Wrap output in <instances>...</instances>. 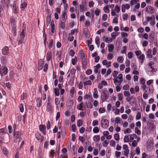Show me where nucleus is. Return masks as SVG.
I'll return each instance as SVG.
<instances>
[{"mask_svg":"<svg viewBox=\"0 0 158 158\" xmlns=\"http://www.w3.org/2000/svg\"><path fill=\"white\" fill-rule=\"evenodd\" d=\"M84 106V103L83 102H81L80 104L78 105L77 106V108L80 110H82V108Z\"/></svg>","mask_w":158,"mask_h":158,"instance_id":"nucleus-37","label":"nucleus"},{"mask_svg":"<svg viewBox=\"0 0 158 158\" xmlns=\"http://www.w3.org/2000/svg\"><path fill=\"white\" fill-rule=\"evenodd\" d=\"M123 140L125 143H127L129 141V136L125 135L124 137Z\"/></svg>","mask_w":158,"mask_h":158,"instance_id":"nucleus-57","label":"nucleus"},{"mask_svg":"<svg viewBox=\"0 0 158 158\" xmlns=\"http://www.w3.org/2000/svg\"><path fill=\"white\" fill-rule=\"evenodd\" d=\"M44 61L43 60L40 59L39 61V69H42L44 67Z\"/></svg>","mask_w":158,"mask_h":158,"instance_id":"nucleus-19","label":"nucleus"},{"mask_svg":"<svg viewBox=\"0 0 158 158\" xmlns=\"http://www.w3.org/2000/svg\"><path fill=\"white\" fill-rule=\"evenodd\" d=\"M75 88L74 87H72V89L70 91V95L71 97H73L74 96V91Z\"/></svg>","mask_w":158,"mask_h":158,"instance_id":"nucleus-56","label":"nucleus"},{"mask_svg":"<svg viewBox=\"0 0 158 158\" xmlns=\"http://www.w3.org/2000/svg\"><path fill=\"white\" fill-rule=\"evenodd\" d=\"M124 60V58L122 56H119L117 59V62L120 63H122L123 62Z\"/></svg>","mask_w":158,"mask_h":158,"instance_id":"nucleus-38","label":"nucleus"},{"mask_svg":"<svg viewBox=\"0 0 158 158\" xmlns=\"http://www.w3.org/2000/svg\"><path fill=\"white\" fill-rule=\"evenodd\" d=\"M10 21L11 23V26L15 25L16 22L15 20V17L13 16H11L10 19Z\"/></svg>","mask_w":158,"mask_h":158,"instance_id":"nucleus-20","label":"nucleus"},{"mask_svg":"<svg viewBox=\"0 0 158 158\" xmlns=\"http://www.w3.org/2000/svg\"><path fill=\"white\" fill-rule=\"evenodd\" d=\"M51 15H47L46 18V22L47 23H48V24H49L50 23L51 19Z\"/></svg>","mask_w":158,"mask_h":158,"instance_id":"nucleus-47","label":"nucleus"},{"mask_svg":"<svg viewBox=\"0 0 158 158\" xmlns=\"http://www.w3.org/2000/svg\"><path fill=\"white\" fill-rule=\"evenodd\" d=\"M91 81L90 80H89L86 81L84 83V85L85 86L87 85H91Z\"/></svg>","mask_w":158,"mask_h":158,"instance_id":"nucleus-61","label":"nucleus"},{"mask_svg":"<svg viewBox=\"0 0 158 158\" xmlns=\"http://www.w3.org/2000/svg\"><path fill=\"white\" fill-rule=\"evenodd\" d=\"M17 2V0H14L12 7V9L13 13L16 15H18L19 13V7L16 4Z\"/></svg>","mask_w":158,"mask_h":158,"instance_id":"nucleus-1","label":"nucleus"},{"mask_svg":"<svg viewBox=\"0 0 158 158\" xmlns=\"http://www.w3.org/2000/svg\"><path fill=\"white\" fill-rule=\"evenodd\" d=\"M127 47L126 46H123L122 47V50L121 51L122 54H124L126 53Z\"/></svg>","mask_w":158,"mask_h":158,"instance_id":"nucleus-52","label":"nucleus"},{"mask_svg":"<svg viewBox=\"0 0 158 158\" xmlns=\"http://www.w3.org/2000/svg\"><path fill=\"white\" fill-rule=\"evenodd\" d=\"M54 93L56 96H59L60 95L59 90L57 88H55L54 89Z\"/></svg>","mask_w":158,"mask_h":158,"instance_id":"nucleus-42","label":"nucleus"},{"mask_svg":"<svg viewBox=\"0 0 158 158\" xmlns=\"http://www.w3.org/2000/svg\"><path fill=\"white\" fill-rule=\"evenodd\" d=\"M109 142L106 140H104L102 143L103 146L104 147H106L108 144Z\"/></svg>","mask_w":158,"mask_h":158,"instance_id":"nucleus-62","label":"nucleus"},{"mask_svg":"<svg viewBox=\"0 0 158 158\" xmlns=\"http://www.w3.org/2000/svg\"><path fill=\"white\" fill-rule=\"evenodd\" d=\"M13 34L15 35H16V28L15 27V25L11 26Z\"/></svg>","mask_w":158,"mask_h":158,"instance_id":"nucleus-51","label":"nucleus"},{"mask_svg":"<svg viewBox=\"0 0 158 158\" xmlns=\"http://www.w3.org/2000/svg\"><path fill=\"white\" fill-rule=\"evenodd\" d=\"M94 72L96 74L98 73V69H99V64H98L96 66H94Z\"/></svg>","mask_w":158,"mask_h":158,"instance_id":"nucleus-44","label":"nucleus"},{"mask_svg":"<svg viewBox=\"0 0 158 158\" xmlns=\"http://www.w3.org/2000/svg\"><path fill=\"white\" fill-rule=\"evenodd\" d=\"M56 60L58 61H60L61 60V55L59 52H57L56 54Z\"/></svg>","mask_w":158,"mask_h":158,"instance_id":"nucleus-53","label":"nucleus"},{"mask_svg":"<svg viewBox=\"0 0 158 158\" xmlns=\"http://www.w3.org/2000/svg\"><path fill=\"white\" fill-rule=\"evenodd\" d=\"M50 98H48L47 103L46 106V110L48 112H52L53 110V107L49 101Z\"/></svg>","mask_w":158,"mask_h":158,"instance_id":"nucleus-6","label":"nucleus"},{"mask_svg":"<svg viewBox=\"0 0 158 158\" xmlns=\"http://www.w3.org/2000/svg\"><path fill=\"white\" fill-rule=\"evenodd\" d=\"M53 39H51L48 45V48L51 49H52L53 47Z\"/></svg>","mask_w":158,"mask_h":158,"instance_id":"nucleus-43","label":"nucleus"},{"mask_svg":"<svg viewBox=\"0 0 158 158\" xmlns=\"http://www.w3.org/2000/svg\"><path fill=\"white\" fill-rule=\"evenodd\" d=\"M109 6L108 5H106V6L104 7L103 8V10L106 13H109L110 10L108 8Z\"/></svg>","mask_w":158,"mask_h":158,"instance_id":"nucleus-41","label":"nucleus"},{"mask_svg":"<svg viewBox=\"0 0 158 158\" xmlns=\"http://www.w3.org/2000/svg\"><path fill=\"white\" fill-rule=\"evenodd\" d=\"M113 38L110 37H106V43H111L112 41Z\"/></svg>","mask_w":158,"mask_h":158,"instance_id":"nucleus-64","label":"nucleus"},{"mask_svg":"<svg viewBox=\"0 0 158 158\" xmlns=\"http://www.w3.org/2000/svg\"><path fill=\"white\" fill-rule=\"evenodd\" d=\"M129 141L131 142L134 139H136L137 138L136 135L134 134L130 135H129Z\"/></svg>","mask_w":158,"mask_h":158,"instance_id":"nucleus-26","label":"nucleus"},{"mask_svg":"<svg viewBox=\"0 0 158 158\" xmlns=\"http://www.w3.org/2000/svg\"><path fill=\"white\" fill-rule=\"evenodd\" d=\"M114 83L116 85V90L117 92H119L121 90V88L119 86L121 85V83L118 82V80H117V78H114L113 79Z\"/></svg>","mask_w":158,"mask_h":158,"instance_id":"nucleus-5","label":"nucleus"},{"mask_svg":"<svg viewBox=\"0 0 158 158\" xmlns=\"http://www.w3.org/2000/svg\"><path fill=\"white\" fill-rule=\"evenodd\" d=\"M94 141L96 142H98L99 141V135H96L93 137Z\"/></svg>","mask_w":158,"mask_h":158,"instance_id":"nucleus-58","label":"nucleus"},{"mask_svg":"<svg viewBox=\"0 0 158 158\" xmlns=\"http://www.w3.org/2000/svg\"><path fill=\"white\" fill-rule=\"evenodd\" d=\"M112 71L110 69H108L106 72V73L105 74L104 77H107L109 75H110Z\"/></svg>","mask_w":158,"mask_h":158,"instance_id":"nucleus-55","label":"nucleus"},{"mask_svg":"<svg viewBox=\"0 0 158 158\" xmlns=\"http://www.w3.org/2000/svg\"><path fill=\"white\" fill-rule=\"evenodd\" d=\"M1 61L2 64H6V57L3 56H2L1 58Z\"/></svg>","mask_w":158,"mask_h":158,"instance_id":"nucleus-40","label":"nucleus"},{"mask_svg":"<svg viewBox=\"0 0 158 158\" xmlns=\"http://www.w3.org/2000/svg\"><path fill=\"white\" fill-rule=\"evenodd\" d=\"M35 136L36 139L40 142H42L44 140V136L39 132L35 133Z\"/></svg>","mask_w":158,"mask_h":158,"instance_id":"nucleus-8","label":"nucleus"},{"mask_svg":"<svg viewBox=\"0 0 158 158\" xmlns=\"http://www.w3.org/2000/svg\"><path fill=\"white\" fill-rule=\"evenodd\" d=\"M51 32L52 33H54L56 30V27H55L54 22H52L51 24Z\"/></svg>","mask_w":158,"mask_h":158,"instance_id":"nucleus-22","label":"nucleus"},{"mask_svg":"<svg viewBox=\"0 0 158 158\" xmlns=\"http://www.w3.org/2000/svg\"><path fill=\"white\" fill-rule=\"evenodd\" d=\"M132 131L131 129L129 128H127L124 131V133L125 134H129L131 133Z\"/></svg>","mask_w":158,"mask_h":158,"instance_id":"nucleus-59","label":"nucleus"},{"mask_svg":"<svg viewBox=\"0 0 158 158\" xmlns=\"http://www.w3.org/2000/svg\"><path fill=\"white\" fill-rule=\"evenodd\" d=\"M156 23L155 20V17L154 16H153V19H152L150 21V24L152 26H154Z\"/></svg>","mask_w":158,"mask_h":158,"instance_id":"nucleus-49","label":"nucleus"},{"mask_svg":"<svg viewBox=\"0 0 158 158\" xmlns=\"http://www.w3.org/2000/svg\"><path fill=\"white\" fill-rule=\"evenodd\" d=\"M68 11H64L62 14L61 17L60 18V21H62L63 22L66 21V19L67 18V14Z\"/></svg>","mask_w":158,"mask_h":158,"instance_id":"nucleus-10","label":"nucleus"},{"mask_svg":"<svg viewBox=\"0 0 158 158\" xmlns=\"http://www.w3.org/2000/svg\"><path fill=\"white\" fill-rule=\"evenodd\" d=\"M9 48L7 46H5L2 50V54L4 55H7L9 53Z\"/></svg>","mask_w":158,"mask_h":158,"instance_id":"nucleus-12","label":"nucleus"},{"mask_svg":"<svg viewBox=\"0 0 158 158\" xmlns=\"http://www.w3.org/2000/svg\"><path fill=\"white\" fill-rule=\"evenodd\" d=\"M10 3V0H1V4L3 7H4L6 4L7 6Z\"/></svg>","mask_w":158,"mask_h":158,"instance_id":"nucleus-13","label":"nucleus"},{"mask_svg":"<svg viewBox=\"0 0 158 158\" xmlns=\"http://www.w3.org/2000/svg\"><path fill=\"white\" fill-rule=\"evenodd\" d=\"M141 117V113L139 112L137 113L136 116V120H139L140 118Z\"/></svg>","mask_w":158,"mask_h":158,"instance_id":"nucleus-60","label":"nucleus"},{"mask_svg":"<svg viewBox=\"0 0 158 158\" xmlns=\"http://www.w3.org/2000/svg\"><path fill=\"white\" fill-rule=\"evenodd\" d=\"M114 48V46L112 44H110L108 45V52H113Z\"/></svg>","mask_w":158,"mask_h":158,"instance_id":"nucleus-35","label":"nucleus"},{"mask_svg":"<svg viewBox=\"0 0 158 158\" xmlns=\"http://www.w3.org/2000/svg\"><path fill=\"white\" fill-rule=\"evenodd\" d=\"M36 106L37 107H40L42 105V98H38L36 100Z\"/></svg>","mask_w":158,"mask_h":158,"instance_id":"nucleus-15","label":"nucleus"},{"mask_svg":"<svg viewBox=\"0 0 158 158\" xmlns=\"http://www.w3.org/2000/svg\"><path fill=\"white\" fill-rule=\"evenodd\" d=\"M3 153L6 156L8 154V151L7 148L5 147H3L2 148Z\"/></svg>","mask_w":158,"mask_h":158,"instance_id":"nucleus-30","label":"nucleus"},{"mask_svg":"<svg viewBox=\"0 0 158 158\" xmlns=\"http://www.w3.org/2000/svg\"><path fill=\"white\" fill-rule=\"evenodd\" d=\"M152 51L151 49H148L146 52V55L148 58H151L152 57Z\"/></svg>","mask_w":158,"mask_h":158,"instance_id":"nucleus-24","label":"nucleus"},{"mask_svg":"<svg viewBox=\"0 0 158 158\" xmlns=\"http://www.w3.org/2000/svg\"><path fill=\"white\" fill-rule=\"evenodd\" d=\"M107 82L105 81H102L101 83V85H99V89H102L103 86H106L107 85Z\"/></svg>","mask_w":158,"mask_h":158,"instance_id":"nucleus-33","label":"nucleus"},{"mask_svg":"<svg viewBox=\"0 0 158 158\" xmlns=\"http://www.w3.org/2000/svg\"><path fill=\"white\" fill-rule=\"evenodd\" d=\"M120 29L121 31H128L129 30V28L127 27H124L123 24L122 23L120 25Z\"/></svg>","mask_w":158,"mask_h":158,"instance_id":"nucleus-17","label":"nucleus"},{"mask_svg":"<svg viewBox=\"0 0 158 158\" xmlns=\"http://www.w3.org/2000/svg\"><path fill=\"white\" fill-rule=\"evenodd\" d=\"M122 119L119 117H117L114 120V125L115 126H118V124H120L122 123Z\"/></svg>","mask_w":158,"mask_h":158,"instance_id":"nucleus-11","label":"nucleus"},{"mask_svg":"<svg viewBox=\"0 0 158 158\" xmlns=\"http://www.w3.org/2000/svg\"><path fill=\"white\" fill-rule=\"evenodd\" d=\"M115 11H116L117 13H119L120 11V6L118 5H116L114 7V9Z\"/></svg>","mask_w":158,"mask_h":158,"instance_id":"nucleus-45","label":"nucleus"},{"mask_svg":"<svg viewBox=\"0 0 158 158\" xmlns=\"http://www.w3.org/2000/svg\"><path fill=\"white\" fill-rule=\"evenodd\" d=\"M101 98L102 102H103L106 100V99L108 98V96L104 93H103L101 95Z\"/></svg>","mask_w":158,"mask_h":158,"instance_id":"nucleus-23","label":"nucleus"},{"mask_svg":"<svg viewBox=\"0 0 158 158\" xmlns=\"http://www.w3.org/2000/svg\"><path fill=\"white\" fill-rule=\"evenodd\" d=\"M141 89L143 90H145L146 89H147L148 90H149V92H150V89L149 87H146V86L144 85H142L141 87Z\"/></svg>","mask_w":158,"mask_h":158,"instance_id":"nucleus-36","label":"nucleus"},{"mask_svg":"<svg viewBox=\"0 0 158 158\" xmlns=\"http://www.w3.org/2000/svg\"><path fill=\"white\" fill-rule=\"evenodd\" d=\"M123 155L124 156L127 157L129 153V150L128 148V146L126 144H124L123 146Z\"/></svg>","mask_w":158,"mask_h":158,"instance_id":"nucleus-4","label":"nucleus"},{"mask_svg":"<svg viewBox=\"0 0 158 158\" xmlns=\"http://www.w3.org/2000/svg\"><path fill=\"white\" fill-rule=\"evenodd\" d=\"M52 54L51 52H48L46 54V60L49 61L50 60H52Z\"/></svg>","mask_w":158,"mask_h":158,"instance_id":"nucleus-16","label":"nucleus"},{"mask_svg":"<svg viewBox=\"0 0 158 158\" xmlns=\"http://www.w3.org/2000/svg\"><path fill=\"white\" fill-rule=\"evenodd\" d=\"M111 15L112 16H118V13H117L114 9H111Z\"/></svg>","mask_w":158,"mask_h":158,"instance_id":"nucleus-31","label":"nucleus"},{"mask_svg":"<svg viewBox=\"0 0 158 158\" xmlns=\"http://www.w3.org/2000/svg\"><path fill=\"white\" fill-rule=\"evenodd\" d=\"M13 135L16 136V139H20L21 138V133L19 131H16L14 130Z\"/></svg>","mask_w":158,"mask_h":158,"instance_id":"nucleus-14","label":"nucleus"},{"mask_svg":"<svg viewBox=\"0 0 158 158\" xmlns=\"http://www.w3.org/2000/svg\"><path fill=\"white\" fill-rule=\"evenodd\" d=\"M85 53L84 52L81 51V52H79V58L82 60H83L85 58Z\"/></svg>","mask_w":158,"mask_h":158,"instance_id":"nucleus-25","label":"nucleus"},{"mask_svg":"<svg viewBox=\"0 0 158 158\" xmlns=\"http://www.w3.org/2000/svg\"><path fill=\"white\" fill-rule=\"evenodd\" d=\"M121 34L123 38H127L128 35L127 33L123 32H121Z\"/></svg>","mask_w":158,"mask_h":158,"instance_id":"nucleus-50","label":"nucleus"},{"mask_svg":"<svg viewBox=\"0 0 158 158\" xmlns=\"http://www.w3.org/2000/svg\"><path fill=\"white\" fill-rule=\"evenodd\" d=\"M6 127L0 129V135H3L6 134Z\"/></svg>","mask_w":158,"mask_h":158,"instance_id":"nucleus-32","label":"nucleus"},{"mask_svg":"<svg viewBox=\"0 0 158 158\" xmlns=\"http://www.w3.org/2000/svg\"><path fill=\"white\" fill-rule=\"evenodd\" d=\"M101 126L104 129L107 128L109 126V122L106 119H103L101 121Z\"/></svg>","mask_w":158,"mask_h":158,"instance_id":"nucleus-3","label":"nucleus"},{"mask_svg":"<svg viewBox=\"0 0 158 158\" xmlns=\"http://www.w3.org/2000/svg\"><path fill=\"white\" fill-rule=\"evenodd\" d=\"M118 100L120 101H122L123 100V96L122 94L119 93L118 94Z\"/></svg>","mask_w":158,"mask_h":158,"instance_id":"nucleus-48","label":"nucleus"},{"mask_svg":"<svg viewBox=\"0 0 158 158\" xmlns=\"http://www.w3.org/2000/svg\"><path fill=\"white\" fill-rule=\"evenodd\" d=\"M110 145L112 147H115V141L113 140H110Z\"/></svg>","mask_w":158,"mask_h":158,"instance_id":"nucleus-63","label":"nucleus"},{"mask_svg":"<svg viewBox=\"0 0 158 158\" xmlns=\"http://www.w3.org/2000/svg\"><path fill=\"white\" fill-rule=\"evenodd\" d=\"M39 129L40 131L42 134L45 135L46 134V127L45 125L41 124L39 126Z\"/></svg>","mask_w":158,"mask_h":158,"instance_id":"nucleus-9","label":"nucleus"},{"mask_svg":"<svg viewBox=\"0 0 158 158\" xmlns=\"http://www.w3.org/2000/svg\"><path fill=\"white\" fill-rule=\"evenodd\" d=\"M131 67L133 70L137 69V66L135 63H132L131 64Z\"/></svg>","mask_w":158,"mask_h":158,"instance_id":"nucleus-46","label":"nucleus"},{"mask_svg":"<svg viewBox=\"0 0 158 158\" xmlns=\"http://www.w3.org/2000/svg\"><path fill=\"white\" fill-rule=\"evenodd\" d=\"M25 29H23L22 30V32H21L20 34V38H24L25 37V34H24Z\"/></svg>","mask_w":158,"mask_h":158,"instance_id":"nucleus-54","label":"nucleus"},{"mask_svg":"<svg viewBox=\"0 0 158 158\" xmlns=\"http://www.w3.org/2000/svg\"><path fill=\"white\" fill-rule=\"evenodd\" d=\"M59 26L60 28H61L62 29H64L66 27L65 22H63L60 20Z\"/></svg>","mask_w":158,"mask_h":158,"instance_id":"nucleus-18","label":"nucleus"},{"mask_svg":"<svg viewBox=\"0 0 158 158\" xmlns=\"http://www.w3.org/2000/svg\"><path fill=\"white\" fill-rule=\"evenodd\" d=\"M119 33L118 32L114 31L111 33V36L113 39L115 38L116 37L118 36Z\"/></svg>","mask_w":158,"mask_h":158,"instance_id":"nucleus-27","label":"nucleus"},{"mask_svg":"<svg viewBox=\"0 0 158 158\" xmlns=\"http://www.w3.org/2000/svg\"><path fill=\"white\" fill-rule=\"evenodd\" d=\"M93 96L94 98L95 99H97L98 97V91L97 90V89L96 88L94 89Z\"/></svg>","mask_w":158,"mask_h":158,"instance_id":"nucleus-28","label":"nucleus"},{"mask_svg":"<svg viewBox=\"0 0 158 158\" xmlns=\"http://www.w3.org/2000/svg\"><path fill=\"white\" fill-rule=\"evenodd\" d=\"M81 63L82 65V68L85 69L86 68V66L87 64V59H85L82 60Z\"/></svg>","mask_w":158,"mask_h":158,"instance_id":"nucleus-21","label":"nucleus"},{"mask_svg":"<svg viewBox=\"0 0 158 158\" xmlns=\"http://www.w3.org/2000/svg\"><path fill=\"white\" fill-rule=\"evenodd\" d=\"M27 3L26 2H24L21 4L20 8L22 10H23L27 7Z\"/></svg>","mask_w":158,"mask_h":158,"instance_id":"nucleus-39","label":"nucleus"},{"mask_svg":"<svg viewBox=\"0 0 158 158\" xmlns=\"http://www.w3.org/2000/svg\"><path fill=\"white\" fill-rule=\"evenodd\" d=\"M123 74H120L118 75V77H116V78H117V80H118V79L119 80V81H118V82H119L120 83H121V82L123 81Z\"/></svg>","mask_w":158,"mask_h":158,"instance_id":"nucleus-29","label":"nucleus"},{"mask_svg":"<svg viewBox=\"0 0 158 158\" xmlns=\"http://www.w3.org/2000/svg\"><path fill=\"white\" fill-rule=\"evenodd\" d=\"M8 68L5 65H2L0 64V73L1 75L4 74L6 75L8 73Z\"/></svg>","mask_w":158,"mask_h":158,"instance_id":"nucleus-2","label":"nucleus"},{"mask_svg":"<svg viewBox=\"0 0 158 158\" xmlns=\"http://www.w3.org/2000/svg\"><path fill=\"white\" fill-rule=\"evenodd\" d=\"M15 76V73L13 71L10 72V73L9 78L10 80L13 81Z\"/></svg>","mask_w":158,"mask_h":158,"instance_id":"nucleus-34","label":"nucleus"},{"mask_svg":"<svg viewBox=\"0 0 158 158\" xmlns=\"http://www.w3.org/2000/svg\"><path fill=\"white\" fill-rule=\"evenodd\" d=\"M79 6L81 12H83L85 10H87V4L85 2H84L82 1V3L80 4Z\"/></svg>","mask_w":158,"mask_h":158,"instance_id":"nucleus-7","label":"nucleus"}]
</instances>
